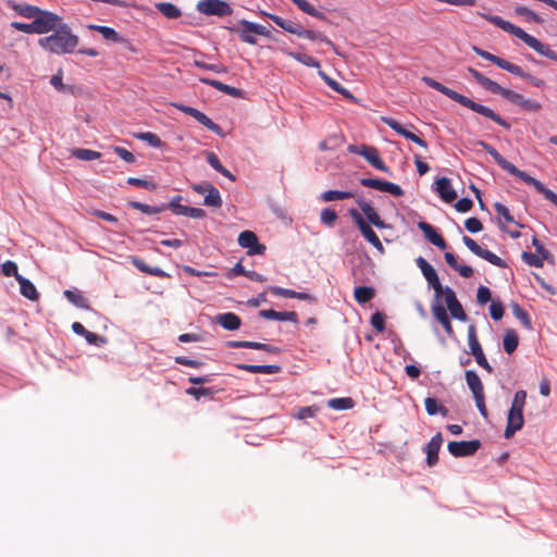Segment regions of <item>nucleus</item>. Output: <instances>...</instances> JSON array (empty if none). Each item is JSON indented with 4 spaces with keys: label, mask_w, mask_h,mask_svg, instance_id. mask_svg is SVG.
Returning <instances> with one entry per match:
<instances>
[{
    "label": "nucleus",
    "mask_w": 557,
    "mask_h": 557,
    "mask_svg": "<svg viewBox=\"0 0 557 557\" xmlns=\"http://www.w3.org/2000/svg\"><path fill=\"white\" fill-rule=\"evenodd\" d=\"M422 81L431 88L442 92L449 99L458 102L459 104L494 121L496 124L503 126L505 129H510L511 125L506 120H504L498 113L494 112L488 107H485L483 104H480L470 98L455 91L454 89L443 85L442 83L433 79L429 76H423Z\"/></svg>",
    "instance_id": "obj_1"
},
{
    "label": "nucleus",
    "mask_w": 557,
    "mask_h": 557,
    "mask_svg": "<svg viewBox=\"0 0 557 557\" xmlns=\"http://www.w3.org/2000/svg\"><path fill=\"white\" fill-rule=\"evenodd\" d=\"M493 159L494 161L505 171L520 178L528 185L533 186L537 193L544 196V198L557 207V194L545 187V185L539 180L530 176L528 173L519 170L516 165L507 161L493 146L487 143L480 140L478 143Z\"/></svg>",
    "instance_id": "obj_2"
},
{
    "label": "nucleus",
    "mask_w": 557,
    "mask_h": 557,
    "mask_svg": "<svg viewBox=\"0 0 557 557\" xmlns=\"http://www.w3.org/2000/svg\"><path fill=\"white\" fill-rule=\"evenodd\" d=\"M78 36L73 34L66 24H60L51 35L38 39L39 47L59 55L72 53L78 46Z\"/></svg>",
    "instance_id": "obj_3"
},
{
    "label": "nucleus",
    "mask_w": 557,
    "mask_h": 557,
    "mask_svg": "<svg viewBox=\"0 0 557 557\" xmlns=\"http://www.w3.org/2000/svg\"><path fill=\"white\" fill-rule=\"evenodd\" d=\"M484 17L494 25H496L497 27H499L500 29H503L504 32H507L516 36L517 38L521 39L525 45H528L530 48L535 50L541 55H544L549 60L557 61V53L554 50H552L548 46L542 44L534 36L525 33L521 27L513 25L509 21H506L498 15H484Z\"/></svg>",
    "instance_id": "obj_4"
},
{
    "label": "nucleus",
    "mask_w": 557,
    "mask_h": 557,
    "mask_svg": "<svg viewBox=\"0 0 557 557\" xmlns=\"http://www.w3.org/2000/svg\"><path fill=\"white\" fill-rule=\"evenodd\" d=\"M259 14L262 16L269 17L271 21H273L278 27L283 28L285 32L290 33L293 35H296L301 38H307L309 40H319L321 42L326 44L332 49L335 50L334 42L329 39L323 33L321 32H314L310 29L304 28L301 25L290 21V20H284L278 15L268 13L265 11L260 10Z\"/></svg>",
    "instance_id": "obj_5"
},
{
    "label": "nucleus",
    "mask_w": 557,
    "mask_h": 557,
    "mask_svg": "<svg viewBox=\"0 0 557 557\" xmlns=\"http://www.w3.org/2000/svg\"><path fill=\"white\" fill-rule=\"evenodd\" d=\"M527 392L519 389L515 393L510 409L507 416V425L504 432L505 438H510L522 429L524 423L523 408L525 405Z\"/></svg>",
    "instance_id": "obj_6"
},
{
    "label": "nucleus",
    "mask_w": 557,
    "mask_h": 557,
    "mask_svg": "<svg viewBox=\"0 0 557 557\" xmlns=\"http://www.w3.org/2000/svg\"><path fill=\"white\" fill-rule=\"evenodd\" d=\"M239 28H236L235 32L239 35V38L249 45H256L257 38L255 35H261L264 37L270 36V32L267 27L249 22L247 20H240L238 22Z\"/></svg>",
    "instance_id": "obj_7"
},
{
    "label": "nucleus",
    "mask_w": 557,
    "mask_h": 557,
    "mask_svg": "<svg viewBox=\"0 0 557 557\" xmlns=\"http://www.w3.org/2000/svg\"><path fill=\"white\" fill-rule=\"evenodd\" d=\"M349 215L351 216L352 221L357 225L358 230L362 234V236L379 251L383 252L384 247L376 235V233L372 230L370 224L364 220V218L360 214V212L357 209H350Z\"/></svg>",
    "instance_id": "obj_8"
},
{
    "label": "nucleus",
    "mask_w": 557,
    "mask_h": 557,
    "mask_svg": "<svg viewBox=\"0 0 557 557\" xmlns=\"http://www.w3.org/2000/svg\"><path fill=\"white\" fill-rule=\"evenodd\" d=\"M416 262L429 285L434 289L435 298L440 299L445 294L446 286L442 285L435 269L423 257H418Z\"/></svg>",
    "instance_id": "obj_9"
},
{
    "label": "nucleus",
    "mask_w": 557,
    "mask_h": 557,
    "mask_svg": "<svg viewBox=\"0 0 557 557\" xmlns=\"http://www.w3.org/2000/svg\"><path fill=\"white\" fill-rule=\"evenodd\" d=\"M499 95L527 112L536 113L540 112L543 108L541 102L533 99H528L523 95L518 94L511 89L503 88Z\"/></svg>",
    "instance_id": "obj_10"
},
{
    "label": "nucleus",
    "mask_w": 557,
    "mask_h": 557,
    "mask_svg": "<svg viewBox=\"0 0 557 557\" xmlns=\"http://www.w3.org/2000/svg\"><path fill=\"white\" fill-rule=\"evenodd\" d=\"M463 244L467 246V248L472 251L475 256L486 260L493 265L499 267V268H506V262L498 256H496L494 252L482 248L474 239H472L469 236L462 237Z\"/></svg>",
    "instance_id": "obj_11"
},
{
    "label": "nucleus",
    "mask_w": 557,
    "mask_h": 557,
    "mask_svg": "<svg viewBox=\"0 0 557 557\" xmlns=\"http://www.w3.org/2000/svg\"><path fill=\"white\" fill-rule=\"evenodd\" d=\"M468 344L470 351L473 355L476 363L483 369H485L488 373H492L493 368L485 358L481 344L479 343V339L476 337L475 326L473 324L468 327Z\"/></svg>",
    "instance_id": "obj_12"
},
{
    "label": "nucleus",
    "mask_w": 557,
    "mask_h": 557,
    "mask_svg": "<svg viewBox=\"0 0 557 557\" xmlns=\"http://www.w3.org/2000/svg\"><path fill=\"white\" fill-rule=\"evenodd\" d=\"M36 34H47L53 32L61 23V17L52 12L40 9L34 18Z\"/></svg>",
    "instance_id": "obj_13"
},
{
    "label": "nucleus",
    "mask_w": 557,
    "mask_h": 557,
    "mask_svg": "<svg viewBox=\"0 0 557 557\" xmlns=\"http://www.w3.org/2000/svg\"><path fill=\"white\" fill-rule=\"evenodd\" d=\"M197 10L205 15L226 16L233 13L232 7L222 0L199 1Z\"/></svg>",
    "instance_id": "obj_14"
},
{
    "label": "nucleus",
    "mask_w": 557,
    "mask_h": 557,
    "mask_svg": "<svg viewBox=\"0 0 557 557\" xmlns=\"http://www.w3.org/2000/svg\"><path fill=\"white\" fill-rule=\"evenodd\" d=\"M173 106L180 111L193 116L197 122L206 126L209 131L213 132L214 134L221 135L222 128L198 109L182 103H173Z\"/></svg>",
    "instance_id": "obj_15"
},
{
    "label": "nucleus",
    "mask_w": 557,
    "mask_h": 557,
    "mask_svg": "<svg viewBox=\"0 0 557 557\" xmlns=\"http://www.w3.org/2000/svg\"><path fill=\"white\" fill-rule=\"evenodd\" d=\"M173 106L180 111L193 116L197 122L206 126L209 131L213 132L214 134L221 135L222 128L198 109L182 103H173Z\"/></svg>",
    "instance_id": "obj_16"
},
{
    "label": "nucleus",
    "mask_w": 557,
    "mask_h": 557,
    "mask_svg": "<svg viewBox=\"0 0 557 557\" xmlns=\"http://www.w3.org/2000/svg\"><path fill=\"white\" fill-rule=\"evenodd\" d=\"M173 106L180 111L193 116L197 122L206 126L209 131L213 132L214 134L221 135L222 128L198 109L182 103H173Z\"/></svg>",
    "instance_id": "obj_17"
},
{
    "label": "nucleus",
    "mask_w": 557,
    "mask_h": 557,
    "mask_svg": "<svg viewBox=\"0 0 557 557\" xmlns=\"http://www.w3.org/2000/svg\"><path fill=\"white\" fill-rule=\"evenodd\" d=\"M480 447L481 442L479 440L449 442L447 445L448 451L454 457L472 456L479 450Z\"/></svg>",
    "instance_id": "obj_18"
},
{
    "label": "nucleus",
    "mask_w": 557,
    "mask_h": 557,
    "mask_svg": "<svg viewBox=\"0 0 557 557\" xmlns=\"http://www.w3.org/2000/svg\"><path fill=\"white\" fill-rule=\"evenodd\" d=\"M238 245L248 249V255H262L265 251V246L259 244L257 235L251 231H244L238 236Z\"/></svg>",
    "instance_id": "obj_19"
},
{
    "label": "nucleus",
    "mask_w": 557,
    "mask_h": 557,
    "mask_svg": "<svg viewBox=\"0 0 557 557\" xmlns=\"http://www.w3.org/2000/svg\"><path fill=\"white\" fill-rule=\"evenodd\" d=\"M381 121L391 127L393 131H395L397 134L401 135L408 140H411L412 143L419 145L422 148H428V144L424 139L420 138L406 127H404L399 122H397L395 119L389 116H382Z\"/></svg>",
    "instance_id": "obj_20"
},
{
    "label": "nucleus",
    "mask_w": 557,
    "mask_h": 557,
    "mask_svg": "<svg viewBox=\"0 0 557 557\" xmlns=\"http://www.w3.org/2000/svg\"><path fill=\"white\" fill-rule=\"evenodd\" d=\"M442 297H444L445 305L453 318L460 321L467 320V314L451 287L446 286V292Z\"/></svg>",
    "instance_id": "obj_21"
},
{
    "label": "nucleus",
    "mask_w": 557,
    "mask_h": 557,
    "mask_svg": "<svg viewBox=\"0 0 557 557\" xmlns=\"http://www.w3.org/2000/svg\"><path fill=\"white\" fill-rule=\"evenodd\" d=\"M419 230L423 233L424 237L434 246L444 250L447 248V243L444 237L436 231V228L428 222L421 221L418 223Z\"/></svg>",
    "instance_id": "obj_22"
},
{
    "label": "nucleus",
    "mask_w": 557,
    "mask_h": 557,
    "mask_svg": "<svg viewBox=\"0 0 557 557\" xmlns=\"http://www.w3.org/2000/svg\"><path fill=\"white\" fill-rule=\"evenodd\" d=\"M357 203L362 213L364 214V216L367 218L369 224H372L379 228H385L387 226L370 202L366 201L362 198H359L357 199Z\"/></svg>",
    "instance_id": "obj_23"
},
{
    "label": "nucleus",
    "mask_w": 557,
    "mask_h": 557,
    "mask_svg": "<svg viewBox=\"0 0 557 557\" xmlns=\"http://www.w3.org/2000/svg\"><path fill=\"white\" fill-rule=\"evenodd\" d=\"M357 203L362 213L364 214V216L367 218L369 224H372L379 228H385L387 226L370 202L366 201L362 198H359L357 199Z\"/></svg>",
    "instance_id": "obj_24"
},
{
    "label": "nucleus",
    "mask_w": 557,
    "mask_h": 557,
    "mask_svg": "<svg viewBox=\"0 0 557 557\" xmlns=\"http://www.w3.org/2000/svg\"><path fill=\"white\" fill-rule=\"evenodd\" d=\"M360 156H362L376 170L391 173L389 168L381 159L375 147L363 145V149L360 151Z\"/></svg>",
    "instance_id": "obj_25"
},
{
    "label": "nucleus",
    "mask_w": 557,
    "mask_h": 557,
    "mask_svg": "<svg viewBox=\"0 0 557 557\" xmlns=\"http://www.w3.org/2000/svg\"><path fill=\"white\" fill-rule=\"evenodd\" d=\"M473 50L474 52L480 55L481 58H483L484 60H487L492 63H494L495 65H497L498 67L505 70V71H508L509 73H516L518 70L516 69V64L505 60V59H502L495 54H492L485 50H482L478 47H473Z\"/></svg>",
    "instance_id": "obj_26"
},
{
    "label": "nucleus",
    "mask_w": 557,
    "mask_h": 557,
    "mask_svg": "<svg viewBox=\"0 0 557 557\" xmlns=\"http://www.w3.org/2000/svg\"><path fill=\"white\" fill-rule=\"evenodd\" d=\"M435 191L448 203L457 198V193L453 188L450 180L447 177H441L435 182Z\"/></svg>",
    "instance_id": "obj_27"
},
{
    "label": "nucleus",
    "mask_w": 557,
    "mask_h": 557,
    "mask_svg": "<svg viewBox=\"0 0 557 557\" xmlns=\"http://www.w3.org/2000/svg\"><path fill=\"white\" fill-rule=\"evenodd\" d=\"M443 444V436L438 432L436 433L431 441L428 443L425 447L426 453V462L429 466H435L438 461V451L441 449V446Z\"/></svg>",
    "instance_id": "obj_28"
},
{
    "label": "nucleus",
    "mask_w": 557,
    "mask_h": 557,
    "mask_svg": "<svg viewBox=\"0 0 557 557\" xmlns=\"http://www.w3.org/2000/svg\"><path fill=\"white\" fill-rule=\"evenodd\" d=\"M468 72L471 74V76L476 81L478 84H480L483 88L491 91L492 94L499 95L503 90V86H500L498 83L492 81L491 78L486 77L479 71H476L473 67H469Z\"/></svg>",
    "instance_id": "obj_29"
},
{
    "label": "nucleus",
    "mask_w": 557,
    "mask_h": 557,
    "mask_svg": "<svg viewBox=\"0 0 557 557\" xmlns=\"http://www.w3.org/2000/svg\"><path fill=\"white\" fill-rule=\"evenodd\" d=\"M259 315L269 320L298 322V314L295 311L278 312L273 309H263Z\"/></svg>",
    "instance_id": "obj_30"
},
{
    "label": "nucleus",
    "mask_w": 557,
    "mask_h": 557,
    "mask_svg": "<svg viewBox=\"0 0 557 557\" xmlns=\"http://www.w3.org/2000/svg\"><path fill=\"white\" fill-rule=\"evenodd\" d=\"M468 387L473 394V398L484 395V387L479 375L472 371L467 370L465 373Z\"/></svg>",
    "instance_id": "obj_31"
},
{
    "label": "nucleus",
    "mask_w": 557,
    "mask_h": 557,
    "mask_svg": "<svg viewBox=\"0 0 557 557\" xmlns=\"http://www.w3.org/2000/svg\"><path fill=\"white\" fill-rule=\"evenodd\" d=\"M216 322L223 329L228 330V331L238 330L242 324L240 318L233 312H226V313L219 314L216 317Z\"/></svg>",
    "instance_id": "obj_32"
},
{
    "label": "nucleus",
    "mask_w": 557,
    "mask_h": 557,
    "mask_svg": "<svg viewBox=\"0 0 557 557\" xmlns=\"http://www.w3.org/2000/svg\"><path fill=\"white\" fill-rule=\"evenodd\" d=\"M199 81L206 85H209L228 96H232V97H240L242 95V90L238 89V88H235L233 86H230V85H226L220 81H216V79H211V78H206V77H201L199 78Z\"/></svg>",
    "instance_id": "obj_33"
},
{
    "label": "nucleus",
    "mask_w": 557,
    "mask_h": 557,
    "mask_svg": "<svg viewBox=\"0 0 557 557\" xmlns=\"http://www.w3.org/2000/svg\"><path fill=\"white\" fill-rule=\"evenodd\" d=\"M17 283L20 285V292L25 298L32 301H37L39 299V293L29 280L24 276H18Z\"/></svg>",
    "instance_id": "obj_34"
},
{
    "label": "nucleus",
    "mask_w": 557,
    "mask_h": 557,
    "mask_svg": "<svg viewBox=\"0 0 557 557\" xmlns=\"http://www.w3.org/2000/svg\"><path fill=\"white\" fill-rule=\"evenodd\" d=\"M133 265L141 271L143 273L156 276V277H165L166 273L160 268L149 267L141 258L132 257L131 259Z\"/></svg>",
    "instance_id": "obj_35"
},
{
    "label": "nucleus",
    "mask_w": 557,
    "mask_h": 557,
    "mask_svg": "<svg viewBox=\"0 0 557 557\" xmlns=\"http://www.w3.org/2000/svg\"><path fill=\"white\" fill-rule=\"evenodd\" d=\"M238 368L249 373L275 374L281 371L276 364H240Z\"/></svg>",
    "instance_id": "obj_36"
},
{
    "label": "nucleus",
    "mask_w": 557,
    "mask_h": 557,
    "mask_svg": "<svg viewBox=\"0 0 557 557\" xmlns=\"http://www.w3.org/2000/svg\"><path fill=\"white\" fill-rule=\"evenodd\" d=\"M269 289L273 295H276V296H282V297H286V298H296V299H300V300L312 299V297L307 293H300V292H296V290L288 289V288L271 286Z\"/></svg>",
    "instance_id": "obj_37"
},
{
    "label": "nucleus",
    "mask_w": 557,
    "mask_h": 557,
    "mask_svg": "<svg viewBox=\"0 0 557 557\" xmlns=\"http://www.w3.org/2000/svg\"><path fill=\"white\" fill-rule=\"evenodd\" d=\"M206 157H207V161L208 163L216 171L219 172L220 174H222L223 176L227 177L228 180H231L232 182L235 181V176L221 163L219 157L212 152V151H208L206 153Z\"/></svg>",
    "instance_id": "obj_38"
},
{
    "label": "nucleus",
    "mask_w": 557,
    "mask_h": 557,
    "mask_svg": "<svg viewBox=\"0 0 557 557\" xmlns=\"http://www.w3.org/2000/svg\"><path fill=\"white\" fill-rule=\"evenodd\" d=\"M294 4H296L298 7L299 10H301L302 12L311 15V16H314L319 20H322V21H326L327 17L324 13L318 11L310 2H308L307 0H290Z\"/></svg>",
    "instance_id": "obj_39"
},
{
    "label": "nucleus",
    "mask_w": 557,
    "mask_h": 557,
    "mask_svg": "<svg viewBox=\"0 0 557 557\" xmlns=\"http://www.w3.org/2000/svg\"><path fill=\"white\" fill-rule=\"evenodd\" d=\"M424 406L428 414L430 416L441 414L446 417L448 414V409L443 405H438L437 400L433 397H426Z\"/></svg>",
    "instance_id": "obj_40"
},
{
    "label": "nucleus",
    "mask_w": 557,
    "mask_h": 557,
    "mask_svg": "<svg viewBox=\"0 0 557 557\" xmlns=\"http://www.w3.org/2000/svg\"><path fill=\"white\" fill-rule=\"evenodd\" d=\"M65 298L74 306L82 309H89L88 300L78 290L66 289L64 292Z\"/></svg>",
    "instance_id": "obj_41"
},
{
    "label": "nucleus",
    "mask_w": 557,
    "mask_h": 557,
    "mask_svg": "<svg viewBox=\"0 0 557 557\" xmlns=\"http://www.w3.org/2000/svg\"><path fill=\"white\" fill-rule=\"evenodd\" d=\"M88 28L100 33L107 40H111L113 42L122 41V37L111 27L90 24L88 25Z\"/></svg>",
    "instance_id": "obj_42"
},
{
    "label": "nucleus",
    "mask_w": 557,
    "mask_h": 557,
    "mask_svg": "<svg viewBox=\"0 0 557 557\" xmlns=\"http://www.w3.org/2000/svg\"><path fill=\"white\" fill-rule=\"evenodd\" d=\"M504 349L508 355H511L518 347L519 337L515 330H507L504 336Z\"/></svg>",
    "instance_id": "obj_43"
},
{
    "label": "nucleus",
    "mask_w": 557,
    "mask_h": 557,
    "mask_svg": "<svg viewBox=\"0 0 557 557\" xmlns=\"http://www.w3.org/2000/svg\"><path fill=\"white\" fill-rule=\"evenodd\" d=\"M203 205L213 208H221L222 198L219 189L215 186L212 185L211 188L207 191Z\"/></svg>",
    "instance_id": "obj_44"
},
{
    "label": "nucleus",
    "mask_w": 557,
    "mask_h": 557,
    "mask_svg": "<svg viewBox=\"0 0 557 557\" xmlns=\"http://www.w3.org/2000/svg\"><path fill=\"white\" fill-rule=\"evenodd\" d=\"M355 196L352 191H342V190H326L321 194V199L324 202L349 199Z\"/></svg>",
    "instance_id": "obj_45"
},
{
    "label": "nucleus",
    "mask_w": 557,
    "mask_h": 557,
    "mask_svg": "<svg viewBox=\"0 0 557 557\" xmlns=\"http://www.w3.org/2000/svg\"><path fill=\"white\" fill-rule=\"evenodd\" d=\"M375 295V292L372 287L368 286H358L355 288L354 296L357 302L366 304L370 301Z\"/></svg>",
    "instance_id": "obj_46"
},
{
    "label": "nucleus",
    "mask_w": 557,
    "mask_h": 557,
    "mask_svg": "<svg viewBox=\"0 0 557 557\" xmlns=\"http://www.w3.org/2000/svg\"><path fill=\"white\" fill-rule=\"evenodd\" d=\"M156 8L168 18H177L181 16V10L173 3L160 2L156 4Z\"/></svg>",
    "instance_id": "obj_47"
},
{
    "label": "nucleus",
    "mask_w": 557,
    "mask_h": 557,
    "mask_svg": "<svg viewBox=\"0 0 557 557\" xmlns=\"http://www.w3.org/2000/svg\"><path fill=\"white\" fill-rule=\"evenodd\" d=\"M287 55H289L290 58H293L294 60L309 66V67H317V69H320V62L311 57V55H308V54H305V53H299V52H294V51H286Z\"/></svg>",
    "instance_id": "obj_48"
},
{
    "label": "nucleus",
    "mask_w": 557,
    "mask_h": 557,
    "mask_svg": "<svg viewBox=\"0 0 557 557\" xmlns=\"http://www.w3.org/2000/svg\"><path fill=\"white\" fill-rule=\"evenodd\" d=\"M354 405L355 403L350 397L332 398L327 401V406L334 410H348Z\"/></svg>",
    "instance_id": "obj_49"
},
{
    "label": "nucleus",
    "mask_w": 557,
    "mask_h": 557,
    "mask_svg": "<svg viewBox=\"0 0 557 557\" xmlns=\"http://www.w3.org/2000/svg\"><path fill=\"white\" fill-rule=\"evenodd\" d=\"M129 206L132 208L137 209V210L141 211L143 213H146V214H149V215L161 213L164 210H166V205H162L160 207H153V206H149V205H146V203L138 202V201H131Z\"/></svg>",
    "instance_id": "obj_50"
},
{
    "label": "nucleus",
    "mask_w": 557,
    "mask_h": 557,
    "mask_svg": "<svg viewBox=\"0 0 557 557\" xmlns=\"http://www.w3.org/2000/svg\"><path fill=\"white\" fill-rule=\"evenodd\" d=\"M72 156L84 161L97 160L101 157V153L95 150L76 148L72 150Z\"/></svg>",
    "instance_id": "obj_51"
},
{
    "label": "nucleus",
    "mask_w": 557,
    "mask_h": 557,
    "mask_svg": "<svg viewBox=\"0 0 557 557\" xmlns=\"http://www.w3.org/2000/svg\"><path fill=\"white\" fill-rule=\"evenodd\" d=\"M513 315L522 323L525 329L532 327V322L529 313L518 304H513L512 307Z\"/></svg>",
    "instance_id": "obj_52"
},
{
    "label": "nucleus",
    "mask_w": 557,
    "mask_h": 557,
    "mask_svg": "<svg viewBox=\"0 0 557 557\" xmlns=\"http://www.w3.org/2000/svg\"><path fill=\"white\" fill-rule=\"evenodd\" d=\"M431 311L435 320L441 323L447 318H449L447 313V309L444 307L443 302L440 301V299H436L433 301L431 306Z\"/></svg>",
    "instance_id": "obj_53"
},
{
    "label": "nucleus",
    "mask_w": 557,
    "mask_h": 557,
    "mask_svg": "<svg viewBox=\"0 0 557 557\" xmlns=\"http://www.w3.org/2000/svg\"><path fill=\"white\" fill-rule=\"evenodd\" d=\"M515 12L518 15L525 17V20L528 22H534L536 24H542L544 22V20L539 14H536L534 11L528 9L527 7H522V5L516 7Z\"/></svg>",
    "instance_id": "obj_54"
},
{
    "label": "nucleus",
    "mask_w": 557,
    "mask_h": 557,
    "mask_svg": "<svg viewBox=\"0 0 557 557\" xmlns=\"http://www.w3.org/2000/svg\"><path fill=\"white\" fill-rule=\"evenodd\" d=\"M14 10L26 18H35V16L39 13L40 9L30 4H17L13 7Z\"/></svg>",
    "instance_id": "obj_55"
},
{
    "label": "nucleus",
    "mask_w": 557,
    "mask_h": 557,
    "mask_svg": "<svg viewBox=\"0 0 557 557\" xmlns=\"http://www.w3.org/2000/svg\"><path fill=\"white\" fill-rule=\"evenodd\" d=\"M338 215L336 211L332 208H325L320 213L321 222L327 227H333L335 222L337 221Z\"/></svg>",
    "instance_id": "obj_56"
},
{
    "label": "nucleus",
    "mask_w": 557,
    "mask_h": 557,
    "mask_svg": "<svg viewBox=\"0 0 557 557\" xmlns=\"http://www.w3.org/2000/svg\"><path fill=\"white\" fill-rule=\"evenodd\" d=\"M182 197L181 196H176L174 197L169 205H166V209H171L175 214L177 215H184V216H187L188 214V206H184V205H181L180 201H181Z\"/></svg>",
    "instance_id": "obj_57"
},
{
    "label": "nucleus",
    "mask_w": 557,
    "mask_h": 557,
    "mask_svg": "<svg viewBox=\"0 0 557 557\" xmlns=\"http://www.w3.org/2000/svg\"><path fill=\"white\" fill-rule=\"evenodd\" d=\"M516 69L518 70L516 73H512L513 75H517L523 79H527L530 82L533 86L537 88H543L545 86V82L542 78H537L535 76H532L531 74L525 73L519 65H516Z\"/></svg>",
    "instance_id": "obj_58"
},
{
    "label": "nucleus",
    "mask_w": 557,
    "mask_h": 557,
    "mask_svg": "<svg viewBox=\"0 0 557 557\" xmlns=\"http://www.w3.org/2000/svg\"><path fill=\"white\" fill-rule=\"evenodd\" d=\"M136 138L148 143L151 147L154 148H159L162 145L160 137L151 132L139 133L136 135Z\"/></svg>",
    "instance_id": "obj_59"
},
{
    "label": "nucleus",
    "mask_w": 557,
    "mask_h": 557,
    "mask_svg": "<svg viewBox=\"0 0 557 557\" xmlns=\"http://www.w3.org/2000/svg\"><path fill=\"white\" fill-rule=\"evenodd\" d=\"M360 184L364 187H370L380 191H385L387 181L377 178H361Z\"/></svg>",
    "instance_id": "obj_60"
},
{
    "label": "nucleus",
    "mask_w": 557,
    "mask_h": 557,
    "mask_svg": "<svg viewBox=\"0 0 557 557\" xmlns=\"http://www.w3.org/2000/svg\"><path fill=\"white\" fill-rule=\"evenodd\" d=\"M522 259L529 265L536 267V268H542L543 264H544V260H545L540 255L533 253V252H523L522 253Z\"/></svg>",
    "instance_id": "obj_61"
},
{
    "label": "nucleus",
    "mask_w": 557,
    "mask_h": 557,
    "mask_svg": "<svg viewBox=\"0 0 557 557\" xmlns=\"http://www.w3.org/2000/svg\"><path fill=\"white\" fill-rule=\"evenodd\" d=\"M1 269H2L3 275H5L8 277L14 276L16 281H17L18 276H22L18 273L17 265L14 261H11V260L5 261L4 263H2Z\"/></svg>",
    "instance_id": "obj_62"
},
{
    "label": "nucleus",
    "mask_w": 557,
    "mask_h": 557,
    "mask_svg": "<svg viewBox=\"0 0 557 557\" xmlns=\"http://www.w3.org/2000/svg\"><path fill=\"white\" fill-rule=\"evenodd\" d=\"M85 339L87 341L88 344L95 345L97 347H101L108 342V339L104 336L98 335L90 331H88L87 334L85 335Z\"/></svg>",
    "instance_id": "obj_63"
},
{
    "label": "nucleus",
    "mask_w": 557,
    "mask_h": 557,
    "mask_svg": "<svg viewBox=\"0 0 557 557\" xmlns=\"http://www.w3.org/2000/svg\"><path fill=\"white\" fill-rule=\"evenodd\" d=\"M465 227L470 233H479L483 230V224L478 218H469L465 221Z\"/></svg>",
    "instance_id": "obj_64"
}]
</instances>
